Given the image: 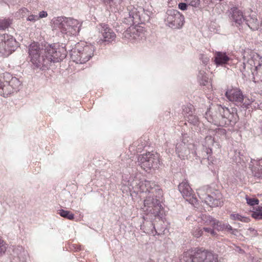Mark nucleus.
Listing matches in <instances>:
<instances>
[{
  "label": "nucleus",
  "instance_id": "nucleus-1",
  "mask_svg": "<svg viewBox=\"0 0 262 262\" xmlns=\"http://www.w3.org/2000/svg\"><path fill=\"white\" fill-rule=\"evenodd\" d=\"M64 47L58 45H50L45 49L40 48L36 42L29 46V54L31 61L37 68H47L52 62H57L67 56Z\"/></svg>",
  "mask_w": 262,
  "mask_h": 262
},
{
  "label": "nucleus",
  "instance_id": "nucleus-2",
  "mask_svg": "<svg viewBox=\"0 0 262 262\" xmlns=\"http://www.w3.org/2000/svg\"><path fill=\"white\" fill-rule=\"evenodd\" d=\"M80 26L77 20L71 18L60 16L52 20L53 30H59L64 38L76 35L80 31Z\"/></svg>",
  "mask_w": 262,
  "mask_h": 262
},
{
  "label": "nucleus",
  "instance_id": "nucleus-3",
  "mask_svg": "<svg viewBox=\"0 0 262 262\" xmlns=\"http://www.w3.org/2000/svg\"><path fill=\"white\" fill-rule=\"evenodd\" d=\"M94 51L95 48L92 45L78 43L71 51V57L75 62L83 64L93 56Z\"/></svg>",
  "mask_w": 262,
  "mask_h": 262
},
{
  "label": "nucleus",
  "instance_id": "nucleus-4",
  "mask_svg": "<svg viewBox=\"0 0 262 262\" xmlns=\"http://www.w3.org/2000/svg\"><path fill=\"white\" fill-rule=\"evenodd\" d=\"M198 194L202 201L210 207H217L223 205L221 193L208 185L199 189Z\"/></svg>",
  "mask_w": 262,
  "mask_h": 262
},
{
  "label": "nucleus",
  "instance_id": "nucleus-5",
  "mask_svg": "<svg viewBox=\"0 0 262 262\" xmlns=\"http://www.w3.org/2000/svg\"><path fill=\"white\" fill-rule=\"evenodd\" d=\"M183 260L185 262H220L218 255L205 250L199 249L193 254L184 253Z\"/></svg>",
  "mask_w": 262,
  "mask_h": 262
},
{
  "label": "nucleus",
  "instance_id": "nucleus-6",
  "mask_svg": "<svg viewBox=\"0 0 262 262\" xmlns=\"http://www.w3.org/2000/svg\"><path fill=\"white\" fill-rule=\"evenodd\" d=\"M155 196L147 195L144 201L142 209L147 214H151L154 217L160 216L162 209L160 199Z\"/></svg>",
  "mask_w": 262,
  "mask_h": 262
},
{
  "label": "nucleus",
  "instance_id": "nucleus-7",
  "mask_svg": "<svg viewBox=\"0 0 262 262\" xmlns=\"http://www.w3.org/2000/svg\"><path fill=\"white\" fill-rule=\"evenodd\" d=\"M160 161L157 154L147 152L138 157V163L146 171L151 168H157Z\"/></svg>",
  "mask_w": 262,
  "mask_h": 262
},
{
  "label": "nucleus",
  "instance_id": "nucleus-8",
  "mask_svg": "<svg viewBox=\"0 0 262 262\" xmlns=\"http://www.w3.org/2000/svg\"><path fill=\"white\" fill-rule=\"evenodd\" d=\"M17 47V42L13 37L8 34L0 35V54L7 56L14 51Z\"/></svg>",
  "mask_w": 262,
  "mask_h": 262
},
{
  "label": "nucleus",
  "instance_id": "nucleus-9",
  "mask_svg": "<svg viewBox=\"0 0 262 262\" xmlns=\"http://www.w3.org/2000/svg\"><path fill=\"white\" fill-rule=\"evenodd\" d=\"M20 85V81L16 77H12L9 81H2L0 79V95L8 97L14 92H17Z\"/></svg>",
  "mask_w": 262,
  "mask_h": 262
},
{
  "label": "nucleus",
  "instance_id": "nucleus-10",
  "mask_svg": "<svg viewBox=\"0 0 262 262\" xmlns=\"http://www.w3.org/2000/svg\"><path fill=\"white\" fill-rule=\"evenodd\" d=\"M243 65L244 69L250 70L255 80L262 81V63L259 60L251 57L246 62H244Z\"/></svg>",
  "mask_w": 262,
  "mask_h": 262
},
{
  "label": "nucleus",
  "instance_id": "nucleus-11",
  "mask_svg": "<svg viewBox=\"0 0 262 262\" xmlns=\"http://www.w3.org/2000/svg\"><path fill=\"white\" fill-rule=\"evenodd\" d=\"M166 21L169 27L179 29L182 27L184 22V17L178 10H169L167 11Z\"/></svg>",
  "mask_w": 262,
  "mask_h": 262
},
{
  "label": "nucleus",
  "instance_id": "nucleus-12",
  "mask_svg": "<svg viewBox=\"0 0 262 262\" xmlns=\"http://www.w3.org/2000/svg\"><path fill=\"white\" fill-rule=\"evenodd\" d=\"M217 107H220V105H212L205 114V118L208 122L217 126H224L226 125V122L222 121L221 112L216 110Z\"/></svg>",
  "mask_w": 262,
  "mask_h": 262
},
{
  "label": "nucleus",
  "instance_id": "nucleus-13",
  "mask_svg": "<svg viewBox=\"0 0 262 262\" xmlns=\"http://www.w3.org/2000/svg\"><path fill=\"white\" fill-rule=\"evenodd\" d=\"M228 12L229 17L232 23V25L237 27L239 30L242 29L245 19V16H244L243 12L236 7L231 8Z\"/></svg>",
  "mask_w": 262,
  "mask_h": 262
},
{
  "label": "nucleus",
  "instance_id": "nucleus-14",
  "mask_svg": "<svg viewBox=\"0 0 262 262\" xmlns=\"http://www.w3.org/2000/svg\"><path fill=\"white\" fill-rule=\"evenodd\" d=\"M142 192H148L147 195L155 196V197L162 198L163 192L160 186L156 185L155 182L145 180L141 183L140 186Z\"/></svg>",
  "mask_w": 262,
  "mask_h": 262
},
{
  "label": "nucleus",
  "instance_id": "nucleus-15",
  "mask_svg": "<svg viewBox=\"0 0 262 262\" xmlns=\"http://www.w3.org/2000/svg\"><path fill=\"white\" fill-rule=\"evenodd\" d=\"M127 10L128 16L124 18V23L130 25L140 24V14L143 12V8L141 7L129 6Z\"/></svg>",
  "mask_w": 262,
  "mask_h": 262
},
{
  "label": "nucleus",
  "instance_id": "nucleus-16",
  "mask_svg": "<svg viewBox=\"0 0 262 262\" xmlns=\"http://www.w3.org/2000/svg\"><path fill=\"white\" fill-rule=\"evenodd\" d=\"M179 190L186 201L194 206L197 202V199L193 193V191L186 181H183L179 185Z\"/></svg>",
  "mask_w": 262,
  "mask_h": 262
},
{
  "label": "nucleus",
  "instance_id": "nucleus-17",
  "mask_svg": "<svg viewBox=\"0 0 262 262\" xmlns=\"http://www.w3.org/2000/svg\"><path fill=\"white\" fill-rule=\"evenodd\" d=\"M225 96L229 101L233 102L237 106L241 104L244 99L242 91L238 88H228L225 93Z\"/></svg>",
  "mask_w": 262,
  "mask_h": 262
},
{
  "label": "nucleus",
  "instance_id": "nucleus-18",
  "mask_svg": "<svg viewBox=\"0 0 262 262\" xmlns=\"http://www.w3.org/2000/svg\"><path fill=\"white\" fill-rule=\"evenodd\" d=\"M217 111L221 112L222 121L226 122V125L231 123H235L236 121L237 113L235 109L232 108L231 112L227 107H223L220 105V107H216Z\"/></svg>",
  "mask_w": 262,
  "mask_h": 262
},
{
  "label": "nucleus",
  "instance_id": "nucleus-19",
  "mask_svg": "<svg viewBox=\"0 0 262 262\" xmlns=\"http://www.w3.org/2000/svg\"><path fill=\"white\" fill-rule=\"evenodd\" d=\"M176 151L178 157L181 159H189L191 157L190 150L194 149V145L193 144H186L185 142H181L177 143L176 145Z\"/></svg>",
  "mask_w": 262,
  "mask_h": 262
},
{
  "label": "nucleus",
  "instance_id": "nucleus-20",
  "mask_svg": "<svg viewBox=\"0 0 262 262\" xmlns=\"http://www.w3.org/2000/svg\"><path fill=\"white\" fill-rule=\"evenodd\" d=\"M99 32L101 34L102 38L99 40L102 42H111L116 38V34L107 25L101 24L98 27Z\"/></svg>",
  "mask_w": 262,
  "mask_h": 262
},
{
  "label": "nucleus",
  "instance_id": "nucleus-21",
  "mask_svg": "<svg viewBox=\"0 0 262 262\" xmlns=\"http://www.w3.org/2000/svg\"><path fill=\"white\" fill-rule=\"evenodd\" d=\"M141 31L142 29L140 28L130 27L123 33V37L133 42L139 41L144 37V33Z\"/></svg>",
  "mask_w": 262,
  "mask_h": 262
},
{
  "label": "nucleus",
  "instance_id": "nucleus-22",
  "mask_svg": "<svg viewBox=\"0 0 262 262\" xmlns=\"http://www.w3.org/2000/svg\"><path fill=\"white\" fill-rule=\"evenodd\" d=\"M229 54L226 52H215L214 56V62L216 66H223L227 64L231 60Z\"/></svg>",
  "mask_w": 262,
  "mask_h": 262
},
{
  "label": "nucleus",
  "instance_id": "nucleus-23",
  "mask_svg": "<svg viewBox=\"0 0 262 262\" xmlns=\"http://www.w3.org/2000/svg\"><path fill=\"white\" fill-rule=\"evenodd\" d=\"M253 163V167L252 171L255 178L257 180H262V160L256 161L252 160Z\"/></svg>",
  "mask_w": 262,
  "mask_h": 262
},
{
  "label": "nucleus",
  "instance_id": "nucleus-24",
  "mask_svg": "<svg viewBox=\"0 0 262 262\" xmlns=\"http://www.w3.org/2000/svg\"><path fill=\"white\" fill-rule=\"evenodd\" d=\"M244 26L249 27L252 30H257L259 28V21L254 15L245 16Z\"/></svg>",
  "mask_w": 262,
  "mask_h": 262
},
{
  "label": "nucleus",
  "instance_id": "nucleus-25",
  "mask_svg": "<svg viewBox=\"0 0 262 262\" xmlns=\"http://www.w3.org/2000/svg\"><path fill=\"white\" fill-rule=\"evenodd\" d=\"M203 150L200 153L199 152L198 153L194 151V152L192 151L191 154L195 155L197 157H199L200 158H202L203 159H208V160H211V156L212 153V148H206L203 147Z\"/></svg>",
  "mask_w": 262,
  "mask_h": 262
},
{
  "label": "nucleus",
  "instance_id": "nucleus-26",
  "mask_svg": "<svg viewBox=\"0 0 262 262\" xmlns=\"http://www.w3.org/2000/svg\"><path fill=\"white\" fill-rule=\"evenodd\" d=\"M122 0H104L107 5H108L112 11L116 12L120 9V5Z\"/></svg>",
  "mask_w": 262,
  "mask_h": 262
},
{
  "label": "nucleus",
  "instance_id": "nucleus-27",
  "mask_svg": "<svg viewBox=\"0 0 262 262\" xmlns=\"http://www.w3.org/2000/svg\"><path fill=\"white\" fill-rule=\"evenodd\" d=\"M202 220L205 226H210L214 227L216 220L210 215H203Z\"/></svg>",
  "mask_w": 262,
  "mask_h": 262
},
{
  "label": "nucleus",
  "instance_id": "nucleus-28",
  "mask_svg": "<svg viewBox=\"0 0 262 262\" xmlns=\"http://www.w3.org/2000/svg\"><path fill=\"white\" fill-rule=\"evenodd\" d=\"M219 146L217 143H215L214 139L211 136H206L204 142L203 144L204 147L212 148L214 146Z\"/></svg>",
  "mask_w": 262,
  "mask_h": 262
},
{
  "label": "nucleus",
  "instance_id": "nucleus-29",
  "mask_svg": "<svg viewBox=\"0 0 262 262\" xmlns=\"http://www.w3.org/2000/svg\"><path fill=\"white\" fill-rule=\"evenodd\" d=\"M183 112L184 117L186 118L188 116L194 114V108L192 105L189 104L184 106Z\"/></svg>",
  "mask_w": 262,
  "mask_h": 262
},
{
  "label": "nucleus",
  "instance_id": "nucleus-30",
  "mask_svg": "<svg viewBox=\"0 0 262 262\" xmlns=\"http://www.w3.org/2000/svg\"><path fill=\"white\" fill-rule=\"evenodd\" d=\"M58 213L61 216L68 220H73L74 219V214L69 211L61 209L59 210Z\"/></svg>",
  "mask_w": 262,
  "mask_h": 262
},
{
  "label": "nucleus",
  "instance_id": "nucleus-31",
  "mask_svg": "<svg viewBox=\"0 0 262 262\" xmlns=\"http://www.w3.org/2000/svg\"><path fill=\"white\" fill-rule=\"evenodd\" d=\"M253 101L254 99H253L252 98L250 99L248 97L244 96L243 100L241 102L242 104H240L238 107L244 109H247Z\"/></svg>",
  "mask_w": 262,
  "mask_h": 262
},
{
  "label": "nucleus",
  "instance_id": "nucleus-32",
  "mask_svg": "<svg viewBox=\"0 0 262 262\" xmlns=\"http://www.w3.org/2000/svg\"><path fill=\"white\" fill-rule=\"evenodd\" d=\"M230 219L232 220H238L244 222H248L249 221L248 218L243 216L239 214H231Z\"/></svg>",
  "mask_w": 262,
  "mask_h": 262
},
{
  "label": "nucleus",
  "instance_id": "nucleus-33",
  "mask_svg": "<svg viewBox=\"0 0 262 262\" xmlns=\"http://www.w3.org/2000/svg\"><path fill=\"white\" fill-rule=\"evenodd\" d=\"M203 229H201L198 226L194 227L192 230V234L195 237L199 238L202 235L203 232Z\"/></svg>",
  "mask_w": 262,
  "mask_h": 262
},
{
  "label": "nucleus",
  "instance_id": "nucleus-34",
  "mask_svg": "<svg viewBox=\"0 0 262 262\" xmlns=\"http://www.w3.org/2000/svg\"><path fill=\"white\" fill-rule=\"evenodd\" d=\"M11 24V21L9 19H0V30H5L8 28Z\"/></svg>",
  "mask_w": 262,
  "mask_h": 262
},
{
  "label": "nucleus",
  "instance_id": "nucleus-35",
  "mask_svg": "<svg viewBox=\"0 0 262 262\" xmlns=\"http://www.w3.org/2000/svg\"><path fill=\"white\" fill-rule=\"evenodd\" d=\"M148 11H145L143 9V12L141 13L140 14V23H144V22L149 20V15L148 13Z\"/></svg>",
  "mask_w": 262,
  "mask_h": 262
},
{
  "label": "nucleus",
  "instance_id": "nucleus-36",
  "mask_svg": "<svg viewBox=\"0 0 262 262\" xmlns=\"http://www.w3.org/2000/svg\"><path fill=\"white\" fill-rule=\"evenodd\" d=\"M198 78L201 80L200 83L205 85V83L208 81V77L204 71H200L198 74Z\"/></svg>",
  "mask_w": 262,
  "mask_h": 262
},
{
  "label": "nucleus",
  "instance_id": "nucleus-37",
  "mask_svg": "<svg viewBox=\"0 0 262 262\" xmlns=\"http://www.w3.org/2000/svg\"><path fill=\"white\" fill-rule=\"evenodd\" d=\"M186 119L189 123L192 124L194 125H197L199 122L198 117L196 115H194V114L188 116L186 118Z\"/></svg>",
  "mask_w": 262,
  "mask_h": 262
},
{
  "label": "nucleus",
  "instance_id": "nucleus-38",
  "mask_svg": "<svg viewBox=\"0 0 262 262\" xmlns=\"http://www.w3.org/2000/svg\"><path fill=\"white\" fill-rule=\"evenodd\" d=\"M225 227L226 224H223L216 220L214 228L218 231H224L225 230Z\"/></svg>",
  "mask_w": 262,
  "mask_h": 262
},
{
  "label": "nucleus",
  "instance_id": "nucleus-39",
  "mask_svg": "<svg viewBox=\"0 0 262 262\" xmlns=\"http://www.w3.org/2000/svg\"><path fill=\"white\" fill-rule=\"evenodd\" d=\"M189 6L197 8L200 4V0H184Z\"/></svg>",
  "mask_w": 262,
  "mask_h": 262
},
{
  "label": "nucleus",
  "instance_id": "nucleus-40",
  "mask_svg": "<svg viewBox=\"0 0 262 262\" xmlns=\"http://www.w3.org/2000/svg\"><path fill=\"white\" fill-rule=\"evenodd\" d=\"M225 230L229 231L232 234L235 235H236L238 232V230L236 229H233L232 227L228 224H226Z\"/></svg>",
  "mask_w": 262,
  "mask_h": 262
},
{
  "label": "nucleus",
  "instance_id": "nucleus-41",
  "mask_svg": "<svg viewBox=\"0 0 262 262\" xmlns=\"http://www.w3.org/2000/svg\"><path fill=\"white\" fill-rule=\"evenodd\" d=\"M246 200L247 203L251 206L258 204L259 202V201L257 199L247 198Z\"/></svg>",
  "mask_w": 262,
  "mask_h": 262
},
{
  "label": "nucleus",
  "instance_id": "nucleus-42",
  "mask_svg": "<svg viewBox=\"0 0 262 262\" xmlns=\"http://www.w3.org/2000/svg\"><path fill=\"white\" fill-rule=\"evenodd\" d=\"M203 229V231H204L207 233H210L212 236H214L217 234V233H216V232L214 231L213 229H211L208 227H204Z\"/></svg>",
  "mask_w": 262,
  "mask_h": 262
},
{
  "label": "nucleus",
  "instance_id": "nucleus-43",
  "mask_svg": "<svg viewBox=\"0 0 262 262\" xmlns=\"http://www.w3.org/2000/svg\"><path fill=\"white\" fill-rule=\"evenodd\" d=\"M188 4L186 3H180L178 5V8L181 10H186L188 8Z\"/></svg>",
  "mask_w": 262,
  "mask_h": 262
},
{
  "label": "nucleus",
  "instance_id": "nucleus-44",
  "mask_svg": "<svg viewBox=\"0 0 262 262\" xmlns=\"http://www.w3.org/2000/svg\"><path fill=\"white\" fill-rule=\"evenodd\" d=\"M252 216L256 219L262 220V212H254Z\"/></svg>",
  "mask_w": 262,
  "mask_h": 262
},
{
  "label": "nucleus",
  "instance_id": "nucleus-45",
  "mask_svg": "<svg viewBox=\"0 0 262 262\" xmlns=\"http://www.w3.org/2000/svg\"><path fill=\"white\" fill-rule=\"evenodd\" d=\"M6 250V244L0 240V254L4 253Z\"/></svg>",
  "mask_w": 262,
  "mask_h": 262
},
{
  "label": "nucleus",
  "instance_id": "nucleus-46",
  "mask_svg": "<svg viewBox=\"0 0 262 262\" xmlns=\"http://www.w3.org/2000/svg\"><path fill=\"white\" fill-rule=\"evenodd\" d=\"M39 19V17L37 15H30L27 18V20L29 21L34 22Z\"/></svg>",
  "mask_w": 262,
  "mask_h": 262
},
{
  "label": "nucleus",
  "instance_id": "nucleus-47",
  "mask_svg": "<svg viewBox=\"0 0 262 262\" xmlns=\"http://www.w3.org/2000/svg\"><path fill=\"white\" fill-rule=\"evenodd\" d=\"M256 231L251 228H249L247 231V234H251L252 236L256 235Z\"/></svg>",
  "mask_w": 262,
  "mask_h": 262
},
{
  "label": "nucleus",
  "instance_id": "nucleus-48",
  "mask_svg": "<svg viewBox=\"0 0 262 262\" xmlns=\"http://www.w3.org/2000/svg\"><path fill=\"white\" fill-rule=\"evenodd\" d=\"M48 16V13L46 11H42L39 12V16L38 17L39 18L46 17Z\"/></svg>",
  "mask_w": 262,
  "mask_h": 262
},
{
  "label": "nucleus",
  "instance_id": "nucleus-49",
  "mask_svg": "<svg viewBox=\"0 0 262 262\" xmlns=\"http://www.w3.org/2000/svg\"><path fill=\"white\" fill-rule=\"evenodd\" d=\"M148 224L150 225L151 227L155 229V226L153 225V224L152 223L149 222Z\"/></svg>",
  "mask_w": 262,
  "mask_h": 262
},
{
  "label": "nucleus",
  "instance_id": "nucleus-50",
  "mask_svg": "<svg viewBox=\"0 0 262 262\" xmlns=\"http://www.w3.org/2000/svg\"><path fill=\"white\" fill-rule=\"evenodd\" d=\"M144 232L148 233V231H144Z\"/></svg>",
  "mask_w": 262,
  "mask_h": 262
}]
</instances>
